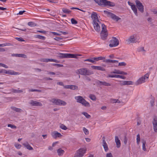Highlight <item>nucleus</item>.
<instances>
[{
  "instance_id": "nucleus-15",
  "label": "nucleus",
  "mask_w": 157,
  "mask_h": 157,
  "mask_svg": "<svg viewBox=\"0 0 157 157\" xmlns=\"http://www.w3.org/2000/svg\"><path fill=\"white\" fill-rule=\"evenodd\" d=\"M91 17L93 20V21L96 22V21L98 22V18L97 14L96 13L93 12L92 13Z\"/></svg>"
},
{
  "instance_id": "nucleus-20",
  "label": "nucleus",
  "mask_w": 157,
  "mask_h": 157,
  "mask_svg": "<svg viewBox=\"0 0 157 157\" xmlns=\"http://www.w3.org/2000/svg\"><path fill=\"white\" fill-rule=\"evenodd\" d=\"M115 142L116 144V147L117 148H119L121 146V143L120 140L117 136H115Z\"/></svg>"
},
{
  "instance_id": "nucleus-5",
  "label": "nucleus",
  "mask_w": 157,
  "mask_h": 157,
  "mask_svg": "<svg viewBox=\"0 0 157 157\" xmlns=\"http://www.w3.org/2000/svg\"><path fill=\"white\" fill-rule=\"evenodd\" d=\"M139 36L134 34L133 35L131 36L126 40V42L128 44H129L131 43H136L139 40Z\"/></svg>"
},
{
  "instance_id": "nucleus-2",
  "label": "nucleus",
  "mask_w": 157,
  "mask_h": 157,
  "mask_svg": "<svg viewBox=\"0 0 157 157\" xmlns=\"http://www.w3.org/2000/svg\"><path fill=\"white\" fill-rule=\"evenodd\" d=\"M75 99L76 100L77 102L82 104L85 107H90V103L87 101L83 98L80 96H76Z\"/></svg>"
},
{
  "instance_id": "nucleus-61",
  "label": "nucleus",
  "mask_w": 157,
  "mask_h": 157,
  "mask_svg": "<svg viewBox=\"0 0 157 157\" xmlns=\"http://www.w3.org/2000/svg\"><path fill=\"white\" fill-rule=\"evenodd\" d=\"M41 61L43 62H48V59H41Z\"/></svg>"
},
{
  "instance_id": "nucleus-3",
  "label": "nucleus",
  "mask_w": 157,
  "mask_h": 157,
  "mask_svg": "<svg viewBox=\"0 0 157 157\" xmlns=\"http://www.w3.org/2000/svg\"><path fill=\"white\" fill-rule=\"evenodd\" d=\"M59 57L61 58H77L78 56H82V55L79 54H74L68 53H59L58 54Z\"/></svg>"
},
{
  "instance_id": "nucleus-54",
  "label": "nucleus",
  "mask_w": 157,
  "mask_h": 157,
  "mask_svg": "<svg viewBox=\"0 0 157 157\" xmlns=\"http://www.w3.org/2000/svg\"><path fill=\"white\" fill-rule=\"evenodd\" d=\"M0 65L1 66H2V67H3L6 68H8V67L6 65L2 63H0Z\"/></svg>"
},
{
  "instance_id": "nucleus-26",
  "label": "nucleus",
  "mask_w": 157,
  "mask_h": 157,
  "mask_svg": "<svg viewBox=\"0 0 157 157\" xmlns=\"http://www.w3.org/2000/svg\"><path fill=\"white\" fill-rule=\"evenodd\" d=\"M131 8L132 10L134 12L135 15L137 16H138L137 9L136 7V6L135 5H133V6H132Z\"/></svg>"
},
{
  "instance_id": "nucleus-53",
  "label": "nucleus",
  "mask_w": 157,
  "mask_h": 157,
  "mask_svg": "<svg viewBox=\"0 0 157 157\" xmlns=\"http://www.w3.org/2000/svg\"><path fill=\"white\" fill-rule=\"evenodd\" d=\"M56 100L55 98H53L50 101L52 102V103L56 105Z\"/></svg>"
},
{
  "instance_id": "nucleus-36",
  "label": "nucleus",
  "mask_w": 157,
  "mask_h": 157,
  "mask_svg": "<svg viewBox=\"0 0 157 157\" xmlns=\"http://www.w3.org/2000/svg\"><path fill=\"white\" fill-rule=\"evenodd\" d=\"M121 71L118 70L117 69H114V71L111 72V73L117 74H121Z\"/></svg>"
},
{
  "instance_id": "nucleus-63",
  "label": "nucleus",
  "mask_w": 157,
  "mask_h": 157,
  "mask_svg": "<svg viewBox=\"0 0 157 157\" xmlns=\"http://www.w3.org/2000/svg\"><path fill=\"white\" fill-rule=\"evenodd\" d=\"M106 157H113L111 153H107L106 154Z\"/></svg>"
},
{
  "instance_id": "nucleus-46",
  "label": "nucleus",
  "mask_w": 157,
  "mask_h": 157,
  "mask_svg": "<svg viewBox=\"0 0 157 157\" xmlns=\"http://www.w3.org/2000/svg\"><path fill=\"white\" fill-rule=\"evenodd\" d=\"M60 127L61 129L64 130H66L67 129V127L65 125L63 124L61 125Z\"/></svg>"
},
{
  "instance_id": "nucleus-59",
  "label": "nucleus",
  "mask_w": 157,
  "mask_h": 157,
  "mask_svg": "<svg viewBox=\"0 0 157 157\" xmlns=\"http://www.w3.org/2000/svg\"><path fill=\"white\" fill-rule=\"evenodd\" d=\"M153 126L154 131L155 132H157V125H154Z\"/></svg>"
},
{
  "instance_id": "nucleus-31",
  "label": "nucleus",
  "mask_w": 157,
  "mask_h": 157,
  "mask_svg": "<svg viewBox=\"0 0 157 157\" xmlns=\"http://www.w3.org/2000/svg\"><path fill=\"white\" fill-rule=\"evenodd\" d=\"M12 92L15 93H20L22 92L23 91L21 90H16L14 89H12Z\"/></svg>"
},
{
  "instance_id": "nucleus-34",
  "label": "nucleus",
  "mask_w": 157,
  "mask_h": 157,
  "mask_svg": "<svg viewBox=\"0 0 157 157\" xmlns=\"http://www.w3.org/2000/svg\"><path fill=\"white\" fill-rule=\"evenodd\" d=\"M82 113L87 118L89 119L91 117V116L86 112H82Z\"/></svg>"
},
{
  "instance_id": "nucleus-7",
  "label": "nucleus",
  "mask_w": 157,
  "mask_h": 157,
  "mask_svg": "<svg viewBox=\"0 0 157 157\" xmlns=\"http://www.w3.org/2000/svg\"><path fill=\"white\" fill-rule=\"evenodd\" d=\"M149 76V74L147 73L140 78L136 82L135 84L136 85H138L139 84H142L145 82V78H148Z\"/></svg>"
},
{
  "instance_id": "nucleus-29",
  "label": "nucleus",
  "mask_w": 157,
  "mask_h": 157,
  "mask_svg": "<svg viewBox=\"0 0 157 157\" xmlns=\"http://www.w3.org/2000/svg\"><path fill=\"white\" fill-rule=\"evenodd\" d=\"M93 59L95 61H98L99 60H105V57H94L93 58Z\"/></svg>"
},
{
  "instance_id": "nucleus-42",
  "label": "nucleus",
  "mask_w": 157,
  "mask_h": 157,
  "mask_svg": "<svg viewBox=\"0 0 157 157\" xmlns=\"http://www.w3.org/2000/svg\"><path fill=\"white\" fill-rule=\"evenodd\" d=\"M84 61H89L92 63H94L95 62L94 60L92 58V59H87L84 60Z\"/></svg>"
},
{
  "instance_id": "nucleus-35",
  "label": "nucleus",
  "mask_w": 157,
  "mask_h": 157,
  "mask_svg": "<svg viewBox=\"0 0 157 157\" xmlns=\"http://www.w3.org/2000/svg\"><path fill=\"white\" fill-rule=\"evenodd\" d=\"M28 25L31 27H34L36 25V24L34 22L30 21L28 23Z\"/></svg>"
},
{
  "instance_id": "nucleus-17",
  "label": "nucleus",
  "mask_w": 157,
  "mask_h": 157,
  "mask_svg": "<svg viewBox=\"0 0 157 157\" xmlns=\"http://www.w3.org/2000/svg\"><path fill=\"white\" fill-rule=\"evenodd\" d=\"M64 88L65 89H70L72 90H78V86L75 85H66L64 86Z\"/></svg>"
},
{
  "instance_id": "nucleus-21",
  "label": "nucleus",
  "mask_w": 157,
  "mask_h": 157,
  "mask_svg": "<svg viewBox=\"0 0 157 157\" xmlns=\"http://www.w3.org/2000/svg\"><path fill=\"white\" fill-rule=\"evenodd\" d=\"M91 67L92 68L95 70H98L102 71H105V69L104 68L100 66H91Z\"/></svg>"
},
{
  "instance_id": "nucleus-47",
  "label": "nucleus",
  "mask_w": 157,
  "mask_h": 157,
  "mask_svg": "<svg viewBox=\"0 0 157 157\" xmlns=\"http://www.w3.org/2000/svg\"><path fill=\"white\" fill-rule=\"evenodd\" d=\"M116 78H120L123 79H125L126 78V77L124 76L120 75H117Z\"/></svg>"
},
{
  "instance_id": "nucleus-16",
  "label": "nucleus",
  "mask_w": 157,
  "mask_h": 157,
  "mask_svg": "<svg viewBox=\"0 0 157 157\" xmlns=\"http://www.w3.org/2000/svg\"><path fill=\"white\" fill-rule=\"evenodd\" d=\"M5 74H8L12 75H17L19 74L18 72H15L11 70H9L8 71L5 70Z\"/></svg>"
},
{
  "instance_id": "nucleus-49",
  "label": "nucleus",
  "mask_w": 157,
  "mask_h": 157,
  "mask_svg": "<svg viewBox=\"0 0 157 157\" xmlns=\"http://www.w3.org/2000/svg\"><path fill=\"white\" fill-rule=\"evenodd\" d=\"M153 125H157V118H155L154 119V121L153 122Z\"/></svg>"
},
{
  "instance_id": "nucleus-19",
  "label": "nucleus",
  "mask_w": 157,
  "mask_h": 157,
  "mask_svg": "<svg viewBox=\"0 0 157 157\" xmlns=\"http://www.w3.org/2000/svg\"><path fill=\"white\" fill-rule=\"evenodd\" d=\"M52 137L54 139H56L57 137H60L62 135L57 132L55 131L52 133Z\"/></svg>"
},
{
  "instance_id": "nucleus-37",
  "label": "nucleus",
  "mask_w": 157,
  "mask_h": 157,
  "mask_svg": "<svg viewBox=\"0 0 157 157\" xmlns=\"http://www.w3.org/2000/svg\"><path fill=\"white\" fill-rule=\"evenodd\" d=\"M136 138V143L138 145H139L140 144V134H139L137 135Z\"/></svg>"
},
{
  "instance_id": "nucleus-23",
  "label": "nucleus",
  "mask_w": 157,
  "mask_h": 157,
  "mask_svg": "<svg viewBox=\"0 0 157 157\" xmlns=\"http://www.w3.org/2000/svg\"><path fill=\"white\" fill-rule=\"evenodd\" d=\"M23 145L25 147H26L27 149L29 150H33V147L29 145L28 142H26L23 143Z\"/></svg>"
},
{
  "instance_id": "nucleus-39",
  "label": "nucleus",
  "mask_w": 157,
  "mask_h": 157,
  "mask_svg": "<svg viewBox=\"0 0 157 157\" xmlns=\"http://www.w3.org/2000/svg\"><path fill=\"white\" fill-rule=\"evenodd\" d=\"M146 144V141H143L142 149H143V150L144 151H145L146 150V147H145Z\"/></svg>"
},
{
  "instance_id": "nucleus-56",
  "label": "nucleus",
  "mask_w": 157,
  "mask_h": 157,
  "mask_svg": "<svg viewBox=\"0 0 157 157\" xmlns=\"http://www.w3.org/2000/svg\"><path fill=\"white\" fill-rule=\"evenodd\" d=\"M54 66H58V67H63V65L62 64H53Z\"/></svg>"
},
{
  "instance_id": "nucleus-6",
  "label": "nucleus",
  "mask_w": 157,
  "mask_h": 157,
  "mask_svg": "<svg viewBox=\"0 0 157 157\" xmlns=\"http://www.w3.org/2000/svg\"><path fill=\"white\" fill-rule=\"evenodd\" d=\"M102 30L100 33L101 38L102 40L106 39L108 36L106 26L104 24H101Z\"/></svg>"
},
{
  "instance_id": "nucleus-10",
  "label": "nucleus",
  "mask_w": 157,
  "mask_h": 157,
  "mask_svg": "<svg viewBox=\"0 0 157 157\" xmlns=\"http://www.w3.org/2000/svg\"><path fill=\"white\" fill-rule=\"evenodd\" d=\"M86 151V149H79L77 151V153L74 157H82L85 153Z\"/></svg>"
},
{
  "instance_id": "nucleus-45",
  "label": "nucleus",
  "mask_w": 157,
  "mask_h": 157,
  "mask_svg": "<svg viewBox=\"0 0 157 157\" xmlns=\"http://www.w3.org/2000/svg\"><path fill=\"white\" fill-rule=\"evenodd\" d=\"M71 23L72 24H77L78 22L75 19L73 18L71 19Z\"/></svg>"
},
{
  "instance_id": "nucleus-41",
  "label": "nucleus",
  "mask_w": 157,
  "mask_h": 157,
  "mask_svg": "<svg viewBox=\"0 0 157 157\" xmlns=\"http://www.w3.org/2000/svg\"><path fill=\"white\" fill-rule=\"evenodd\" d=\"M48 62H53L56 63H59V61L56 59H48Z\"/></svg>"
},
{
  "instance_id": "nucleus-12",
  "label": "nucleus",
  "mask_w": 157,
  "mask_h": 157,
  "mask_svg": "<svg viewBox=\"0 0 157 157\" xmlns=\"http://www.w3.org/2000/svg\"><path fill=\"white\" fill-rule=\"evenodd\" d=\"M101 24V23L99 21H98V22L96 21V22H93V24L94 25V28L96 31L99 32L100 30V28L99 25Z\"/></svg>"
},
{
  "instance_id": "nucleus-9",
  "label": "nucleus",
  "mask_w": 157,
  "mask_h": 157,
  "mask_svg": "<svg viewBox=\"0 0 157 157\" xmlns=\"http://www.w3.org/2000/svg\"><path fill=\"white\" fill-rule=\"evenodd\" d=\"M104 12L108 16L110 17L112 19L115 20L117 21L121 19L120 18L110 12L106 10L104 11Z\"/></svg>"
},
{
  "instance_id": "nucleus-18",
  "label": "nucleus",
  "mask_w": 157,
  "mask_h": 157,
  "mask_svg": "<svg viewBox=\"0 0 157 157\" xmlns=\"http://www.w3.org/2000/svg\"><path fill=\"white\" fill-rule=\"evenodd\" d=\"M102 143H103V146L104 149H105V151H107L108 150V147L107 144L106 142L105 141V138L104 136H103L102 138Z\"/></svg>"
},
{
  "instance_id": "nucleus-8",
  "label": "nucleus",
  "mask_w": 157,
  "mask_h": 157,
  "mask_svg": "<svg viewBox=\"0 0 157 157\" xmlns=\"http://www.w3.org/2000/svg\"><path fill=\"white\" fill-rule=\"evenodd\" d=\"M119 44V41L118 39L115 37H113L112 39L110 40V44L109 46L110 47H116Z\"/></svg>"
},
{
  "instance_id": "nucleus-43",
  "label": "nucleus",
  "mask_w": 157,
  "mask_h": 157,
  "mask_svg": "<svg viewBox=\"0 0 157 157\" xmlns=\"http://www.w3.org/2000/svg\"><path fill=\"white\" fill-rule=\"evenodd\" d=\"M119 82H121L120 84V85L121 86L126 85V81H119Z\"/></svg>"
},
{
  "instance_id": "nucleus-27",
  "label": "nucleus",
  "mask_w": 157,
  "mask_h": 157,
  "mask_svg": "<svg viewBox=\"0 0 157 157\" xmlns=\"http://www.w3.org/2000/svg\"><path fill=\"white\" fill-rule=\"evenodd\" d=\"M103 62H106L107 63H118V61L116 60H111V59H106L104 60H103Z\"/></svg>"
},
{
  "instance_id": "nucleus-55",
  "label": "nucleus",
  "mask_w": 157,
  "mask_h": 157,
  "mask_svg": "<svg viewBox=\"0 0 157 157\" xmlns=\"http://www.w3.org/2000/svg\"><path fill=\"white\" fill-rule=\"evenodd\" d=\"M54 39L55 40H57V41H59L60 40H62L63 38H61V37H55L54 38Z\"/></svg>"
},
{
  "instance_id": "nucleus-58",
  "label": "nucleus",
  "mask_w": 157,
  "mask_h": 157,
  "mask_svg": "<svg viewBox=\"0 0 157 157\" xmlns=\"http://www.w3.org/2000/svg\"><path fill=\"white\" fill-rule=\"evenodd\" d=\"M57 85H60V86H63L64 87V86H65L64 85V84H63V82H57Z\"/></svg>"
},
{
  "instance_id": "nucleus-33",
  "label": "nucleus",
  "mask_w": 157,
  "mask_h": 157,
  "mask_svg": "<svg viewBox=\"0 0 157 157\" xmlns=\"http://www.w3.org/2000/svg\"><path fill=\"white\" fill-rule=\"evenodd\" d=\"M89 97L93 101H95L96 100V97L94 95L90 94L89 95Z\"/></svg>"
},
{
  "instance_id": "nucleus-25",
  "label": "nucleus",
  "mask_w": 157,
  "mask_h": 157,
  "mask_svg": "<svg viewBox=\"0 0 157 157\" xmlns=\"http://www.w3.org/2000/svg\"><path fill=\"white\" fill-rule=\"evenodd\" d=\"M13 56L18 57H19L26 58V56L24 54H14L12 55Z\"/></svg>"
},
{
  "instance_id": "nucleus-13",
  "label": "nucleus",
  "mask_w": 157,
  "mask_h": 157,
  "mask_svg": "<svg viewBox=\"0 0 157 157\" xmlns=\"http://www.w3.org/2000/svg\"><path fill=\"white\" fill-rule=\"evenodd\" d=\"M29 103L33 106H42L43 105L40 102L33 100H31Z\"/></svg>"
},
{
  "instance_id": "nucleus-11",
  "label": "nucleus",
  "mask_w": 157,
  "mask_h": 157,
  "mask_svg": "<svg viewBox=\"0 0 157 157\" xmlns=\"http://www.w3.org/2000/svg\"><path fill=\"white\" fill-rule=\"evenodd\" d=\"M136 7L141 12L143 13L144 11V7L142 4L139 1L136 0L135 1Z\"/></svg>"
},
{
  "instance_id": "nucleus-40",
  "label": "nucleus",
  "mask_w": 157,
  "mask_h": 157,
  "mask_svg": "<svg viewBox=\"0 0 157 157\" xmlns=\"http://www.w3.org/2000/svg\"><path fill=\"white\" fill-rule=\"evenodd\" d=\"M29 92L36 91L39 92H41L42 91L41 90L38 89H29Z\"/></svg>"
},
{
  "instance_id": "nucleus-28",
  "label": "nucleus",
  "mask_w": 157,
  "mask_h": 157,
  "mask_svg": "<svg viewBox=\"0 0 157 157\" xmlns=\"http://www.w3.org/2000/svg\"><path fill=\"white\" fill-rule=\"evenodd\" d=\"M64 151L61 148H59L57 150V153L58 155L59 156H61L62 155L64 154Z\"/></svg>"
},
{
  "instance_id": "nucleus-64",
  "label": "nucleus",
  "mask_w": 157,
  "mask_h": 157,
  "mask_svg": "<svg viewBox=\"0 0 157 157\" xmlns=\"http://www.w3.org/2000/svg\"><path fill=\"white\" fill-rule=\"evenodd\" d=\"M25 12V10L21 11H19V13H17V14L22 15Z\"/></svg>"
},
{
  "instance_id": "nucleus-48",
  "label": "nucleus",
  "mask_w": 157,
  "mask_h": 157,
  "mask_svg": "<svg viewBox=\"0 0 157 157\" xmlns=\"http://www.w3.org/2000/svg\"><path fill=\"white\" fill-rule=\"evenodd\" d=\"M8 127H10L12 128H16L17 127L16 126L12 124H8Z\"/></svg>"
},
{
  "instance_id": "nucleus-14",
  "label": "nucleus",
  "mask_w": 157,
  "mask_h": 157,
  "mask_svg": "<svg viewBox=\"0 0 157 157\" xmlns=\"http://www.w3.org/2000/svg\"><path fill=\"white\" fill-rule=\"evenodd\" d=\"M96 83L98 85L100 86H110L111 85L110 83H108L105 81H101L99 80H97L96 82Z\"/></svg>"
},
{
  "instance_id": "nucleus-4",
  "label": "nucleus",
  "mask_w": 157,
  "mask_h": 157,
  "mask_svg": "<svg viewBox=\"0 0 157 157\" xmlns=\"http://www.w3.org/2000/svg\"><path fill=\"white\" fill-rule=\"evenodd\" d=\"M77 73L83 75H90L94 73L92 71L88 70L86 68H82L78 69L77 71Z\"/></svg>"
},
{
  "instance_id": "nucleus-22",
  "label": "nucleus",
  "mask_w": 157,
  "mask_h": 157,
  "mask_svg": "<svg viewBox=\"0 0 157 157\" xmlns=\"http://www.w3.org/2000/svg\"><path fill=\"white\" fill-rule=\"evenodd\" d=\"M67 103L65 101L60 99H57L56 105H65Z\"/></svg>"
},
{
  "instance_id": "nucleus-44",
  "label": "nucleus",
  "mask_w": 157,
  "mask_h": 157,
  "mask_svg": "<svg viewBox=\"0 0 157 157\" xmlns=\"http://www.w3.org/2000/svg\"><path fill=\"white\" fill-rule=\"evenodd\" d=\"M126 65V63L124 62L119 63L118 66H125Z\"/></svg>"
},
{
  "instance_id": "nucleus-52",
  "label": "nucleus",
  "mask_w": 157,
  "mask_h": 157,
  "mask_svg": "<svg viewBox=\"0 0 157 157\" xmlns=\"http://www.w3.org/2000/svg\"><path fill=\"white\" fill-rule=\"evenodd\" d=\"M127 138L126 136H125L124 137V144L126 145L127 144Z\"/></svg>"
},
{
  "instance_id": "nucleus-60",
  "label": "nucleus",
  "mask_w": 157,
  "mask_h": 157,
  "mask_svg": "<svg viewBox=\"0 0 157 157\" xmlns=\"http://www.w3.org/2000/svg\"><path fill=\"white\" fill-rule=\"evenodd\" d=\"M16 39L20 41H24V40H23V39L22 38H18V37H17L16 38Z\"/></svg>"
},
{
  "instance_id": "nucleus-50",
  "label": "nucleus",
  "mask_w": 157,
  "mask_h": 157,
  "mask_svg": "<svg viewBox=\"0 0 157 157\" xmlns=\"http://www.w3.org/2000/svg\"><path fill=\"white\" fill-rule=\"evenodd\" d=\"M117 75H109L107 77H111V78H116Z\"/></svg>"
},
{
  "instance_id": "nucleus-51",
  "label": "nucleus",
  "mask_w": 157,
  "mask_h": 157,
  "mask_svg": "<svg viewBox=\"0 0 157 157\" xmlns=\"http://www.w3.org/2000/svg\"><path fill=\"white\" fill-rule=\"evenodd\" d=\"M133 84V82L131 81H126V85H132Z\"/></svg>"
},
{
  "instance_id": "nucleus-62",
  "label": "nucleus",
  "mask_w": 157,
  "mask_h": 157,
  "mask_svg": "<svg viewBox=\"0 0 157 157\" xmlns=\"http://www.w3.org/2000/svg\"><path fill=\"white\" fill-rule=\"evenodd\" d=\"M152 11L154 14H157V8L153 9Z\"/></svg>"
},
{
  "instance_id": "nucleus-1",
  "label": "nucleus",
  "mask_w": 157,
  "mask_h": 157,
  "mask_svg": "<svg viewBox=\"0 0 157 157\" xmlns=\"http://www.w3.org/2000/svg\"><path fill=\"white\" fill-rule=\"evenodd\" d=\"M99 5H104L105 6L113 7L115 6V4L107 0H94Z\"/></svg>"
},
{
  "instance_id": "nucleus-57",
  "label": "nucleus",
  "mask_w": 157,
  "mask_h": 157,
  "mask_svg": "<svg viewBox=\"0 0 157 157\" xmlns=\"http://www.w3.org/2000/svg\"><path fill=\"white\" fill-rule=\"evenodd\" d=\"M15 147L17 149H20L21 147V145L20 144H16L15 145Z\"/></svg>"
},
{
  "instance_id": "nucleus-24",
  "label": "nucleus",
  "mask_w": 157,
  "mask_h": 157,
  "mask_svg": "<svg viewBox=\"0 0 157 157\" xmlns=\"http://www.w3.org/2000/svg\"><path fill=\"white\" fill-rule=\"evenodd\" d=\"M11 108L13 110L17 112L21 113L23 111V110L22 109L14 107H11Z\"/></svg>"
},
{
  "instance_id": "nucleus-38",
  "label": "nucleus",
  "mask_w": 157,
  "mask_h": 157,
  "mask_svg": "<svg viewBox=\"0 0 157 157\" xmlns=\"http://www.w3.org/2000/svg\"><path fill=\"white\" fill-rule=\"evenodd\" d=\"M83 130L86 135H88L89 134V132L87 129L85 127H83Z\"/></svg>"
},
{
  "instance_id": "nucleus-32",
  "label": "nucleus",
  "mask_w": 157,
  "mask_h": 157,
  "mask_svg": "<svg viewBox=\"0 0 157 157\" xmlns=\"http://www.w3.org/2000/svg\"><path fill=\"white\" fill-rule=\"evenodd\" d=\"M62 11L63 13H69L71 12L68 9L65 8H63L62 9Z\"/></svg>"
},
{
  "instance_id": "nucleus-30",
  "label": "nucleus",
  "mask_w": 157,
  "mask_h": 157,
  "mask_svg": "<svg viewBox=\"0 0 157 157\" xmlns=\"http://www.w3.org/2000/svg\"><path fill=\"white\" fill-rule=\"evenodd\" d=\"M35 37L36 38H38L39 39H41L42 40H44L45 39V37L44 36L40 35H35Z\"/></svg>"
}]
</instances>
